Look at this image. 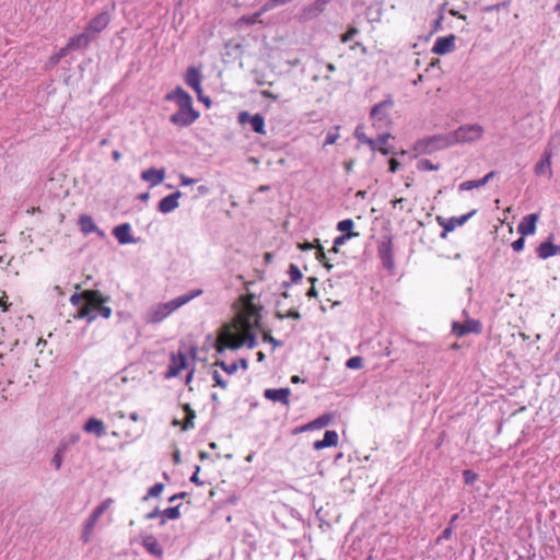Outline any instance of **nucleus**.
<instances>
[{
  "label": "nucleus",
  "instance_id": "obj_5",
  "mask_svg": "<svg viewBox=\"0 0 560 560\" xmlns=\"http://www.w3.org/2000/svg\"><path fill=\"white\" fill-rule=\"evenodd\" d=\"M476 210L470 211L467 214L460 215V217H452L447 220L438 217V221L440 225L443 226V232L441 233V237L445 238L447 236V233L454 231L456 228L464 225L467 220L475 214Z\"/></svg>",
  "mask_w": 560,
  "mask_h": 560
},
{
  "label": "nucleus",
  "instance_id": "obj_58",
  "mask_svg": "<svg viewBox=\"0 0 560 560\" xmlns=\"http://www.w3.org/2000/svg\"><path fill=\"white\" fill-rule=\"evenodd\" d=\"M400 163L397 161L396 158H392L389 160V172L395 173L398 171Z\"/></svg>",
  "mask_w": 560,
  "mask_h": 560
},
{
  "label": "nucleus",
  "instance_id": "obj_49",
  "mask_svg": "<svg viewBox=\"0 0 560 560\" xmlns=\"http://www.w3.org/2000/svg\"><path fill=\"white\" fill-rule=\"evenodd\" d=\"M308 281L312 283V287L307 290V292H306V296H307L308 299L316 298V296H317V290H316V288H315V285H314V284H315V282H316V278H314V277H310V278H308Z\"/></svg>",
  "mask_w": 560,
  "mask_h": 560
},
{
  "label": "nucleus",
  "instance_id": "obj_32",
  "mask_svg": "<svg viewBox=\"0 0 560 560\" xmlns=\"http://www.w3.org/2000/svg\"><path fill=\"white\" fill-rule=\"evenodd\" d=\"M331 419H332L331 415H323V416L318 417L317 419L304 424V429L315 430V429L325 428L331 422Z\"/></svg>",
  "mask_w": 560,
  "mask_h": 560
},
{
  "label": "nucleus",
  "instance_id": "obj_16",
  "mask_svg": "<svg viewBox=\"0 0 560 560\" xmlns=\"http://www.w3.org/2000/svg\"><path fill=\"white\" fill-rule=\"evenodd\" d=\"M166 98L175 101L178 108L192 107L191 96L180 86H178L173 93L168 94Z\"/></svg>",
  "mask_w": 560,
  "mask_h": 560
},
{
  "label": "nucleus",
  "instance_id": "obj_37",
  "mask_svg": "<svg viewBox=\"0 0 560 560\" xmlns=\"http://www.w3.org/2000/svg\"><path fill=\"white\" fill-rule=\"evenodd\" d=\"M113 503V499H106L104 500L100 505H97L94 511L91 513V515L95 516L97 520L103 515V513L109 509V506Z\"/></svg>",
  "mask_w": 560,
  "mask_h": 560
},
{
  "label": "nucleus",
  "instance_id": "obj_6",
  "mask_svg": "<svg viewBox=\"0 0 560 560\" xmlns=\"http://www.w3.org/2000/svg\"><path fill=\"white\" fill-rule=\"evenodd\" d=\"M482 127L480 125L474 124V125H465L459 127L454 132V139L453 140H478L482 137Z\"/></svg>",
  "mask_w": 560,
  "mask_h": 560
},
{
  "label": "nucleus",
  "instance_id": "obj_48",
  "mask_svg": "<svg viewBox=\"0 0 560 560\" xmlns=\"http://www.w3.org/2000/svg\"><path fill=\"white\" fill-rule=\"evenodd\" d=\"M354 135L358 140H374L375 139V137L374 138L366 137V135L364 133V127L361 125L357 126Z\"/></svg>",
  "mask_w": 560,
  "mask_h": 560
},
{
  "label": "nucleus",
  "instance_id": "obj_22",
  "mask_svg": "<svg viewBox=\"0 0 560 560\" xmlns=\"http://www.w3.org/2000/svg\"><path fill=\"white\" fill-rule=\"evenodd\" d=\"M142 546L145 548V550L149 553H151V555H153V556H155L158 558H162L163 555H164V550L161 547L160 542L152 535H148V536L143 537Z\"/></svg>",
  "mask_w": 560,
  "mask_h": 560
},
{
  "label": "nucleus",
  "instance_id": "obj_14",
  "mask_svg": "<svg viewBox=\"0 0 560 560\" xmlns=\"http://www.w3.org/2000/svg\"><path fill=\"white\" fill-rule=\"evenodd\" d=\"M290 395H291L290 388H278V389L277 388H267L264 392V396L266 399L271 400V401H279L287 407L290 405V399H289Z\"/></svg>",
  "mask_w": 560,
  "mask_h": 560
},
{
  "label": "nucleus",
  "instance_id": "obj_3",
  "mask_svg": "<svg viewBox=\"0 0 560 560\" xmlns=\"http://www.w3.org/2000/svg\"><path fill=\"white\" fill-rule=\"evenodd\" d=\"M84 302L78 311V318H88L89 322H92L96 318V315L93 314L97 312L102 317L109 318L112 316V308L109 306L104 305L107 302V299L103 296V294L97 290H85L84 291Z\"/></svg>",
  "mask_w": 560,
  "mask_h": 560
},
{
  "label": "nucleus",
  "instance_id": "obj_50",
  "mask_svg": "<svg viewBox=\"0 0 560 560\" xmlns=\"http://www.w3.org/2000/svg\"><path fill=\"white\" fill-rule=\"evenodd\" d=\"M524 245H525V236L521 235L520 238H517L516 241H514L511 246L513 248V250L515 252H521L523 250L524 248Z\"/></svg>",
  "mask_w": 560,
  "mask_h": 560
},
{
  "label": "nucleus",
  "instance_id": "obj_8",
  "mask_svg": "<svg viewBox=\"0 0 560 560\" xmlns=\"http://www.w3.org/2000/svg\"><path fill=\"white\" fill-rule=\"evenodd\" d=\"M481 329H482L481 323L476 319H467L463 324L457 323V322H454L452 324V331L458 337H463L470 332L480 334Z\"/></svg>",
  "mask_w": 560,
  "mask_h": 560
},
{
  "label": "nucleus",
  "instance_id": "obj_46",
  "mask_svg": "<svg viewBox=\"0 0 560 560\" xmlns=\"http://www.w3.org/2000/svg\"><path fill=\"white\" fill-rule=\"evenodd\" d=\"M452 535H453V527L448 526L438 537L436 542L441 544L443 540H448L452 537Z\"/></svg>",
  "mask_w": 560,
  "mask_h": 560
},
{
  "label": "nucleus",
  "instance_id": "obj_15",
  "mask_svg": "<svg viewBox=\"0 0 560 560\" xmlns=\"http://www.w3.org/2000/svg\"><path fill=\"white\" fill-rule=\"evenodd\" d=\"M538 219L539 217L537 213H530L525 215L517 225L518 233L523 236L534 234L536 232V224Z\"/></svg>",
  "mask_w": 560,
  "mask_h": 560
},
{
  "label": "nucleus",
  "instance_id": "obj_31",
  "mask_svg": "<svg viewBox=\"0 0 560 560\" xmlns=\"http://www.w3.org/2000/svg\"><path fill=\"white\" fill-rule=\"evenodd\" d=\"M97 522H98V520L95 516H93V515H90L88 517V520L85 521L84 527H83V532H82V535H81V539H82V541L84 544L90 542L91 537H92V533H93L94 527H95Z\"/></svg>",
  "mask_w": 560,
  "mask_h": 560
},
{
  "label": "nucleus",
  "instance_id": "obj_24",
  "mask_svg": "<svg viewBox=\"0 0 560 560\" xmlns=\"http://www.w3.org/2000/svg\"><path fill=\"white\" fill-rule=\"evenodd\" d=\"M130 230L131 229L128 223H122L114 228L113 234L120 244H129L133 242Z\"/></svg>",
  "mask_w": 560,
  "mask_h": 560
},
{
  "label": "nucleus",
  "instance_id": "obj_36",
  "mask_svg": "<svg viewBox=\"0 0 560 560\" xmlns=\"http://www.w3.org/2000/svg\"><path fill=\"white\" fill-rule=\"evenodd\" d=\"M315 243H316V249H317L316 250V259L320 264H323L327 269H331L332 265H330L328 262L325 250H324L323 246L320 245L319 240H315Z\"/></svg>",
  "mask_w": 560,
  "mask_h": 560
},
{
  "label": "nucleus",
  "instance_id": "obj_43",
  "mask_svg": "<svg viewBox=\"0 0 560 560\" xmlns=\"http://www.w3.org/2000/svg\"><path fill=\"white\" fill-rule=\"evenodd\" d=\"M359 33V30L354 26H350L349 30L341 35V38L340 40L342 43H348L349 40H351L357 34Z\"/></svg>",
  "mask_w": 560,
  "mask_h": 560
},
{
  "label": "nucleus",
  "instance_id": "obj_45",
  "mask_svg": "<svg viewBox=\"0 0 560 560\" xmlns=\"http://www.w3.org/2000/svg\"><path fill=\"white\" fill-rule=\"evenodd\" d=\"M289 273L293 282L299 281L302 278V272L295 265H290Z\"/></svg>",
  "mask_w": 560,
  "mask_h": 560
},
{
  "label": "nucleus",
  "instance_id": "obj_54",
  "mask_svg": "<svg viewBox=\"0 0 560 560\" xmlns=\"http://www.w3.org/2000/svg\"><path fill=\"white\" fill-rule=\"evenodd\" d=\"M405 202H406L405 198H396V199L392 200L390 203L394 209H399L400 211H402L405 209Z\"/></svg>",
  "mask_w": 560,
  "mask_h": 560
},
{
  "label": "nucleus",
  "instance_id": "obj_47",
  "mask_svg": "<svg viewBox=\"0 0 560 560\" xmlns=\"http://www.w3.org/2000/svg\"><path fill=\"white\" fill-rule=\"evenodd\" d=\"M11 303L9 302V298L5 292H2L0 296V308L2 312H8L10 310Z\"/></svg>",
  "mask_w": 560,
  "mask_h": 560
},
{
  "label": "nucleus",
  "instance_id": "obj_26",
  "mask_svg": "<svg viewBox=\"0 0 560 560\" xmlns=\"http://www.w3.org/2000/svg\"><path fill=\"white\" fill-rule=\"evenodd\" d=\"M84 430L88 433H94L98 438L105 435L104 423H103V421H101L96 418L89 419L84 425Z\"/></svg>",
  "mask_w": 560,
  "mask_h": 560
},
{
  "label": "nucleus",
  "instance_id": "obj_33",
  "mask_svg": "<svg viewBox=\"0 0 560 560\" xmlns=\"http://www.w3.org/2000/svg\"><path fill=\"white\" fill-rule=\"evenodd\" d=\"M179 508H180V505H177V506L167 508L164 511H162L160 513V516L162 518L161 520V524L164 525L167 520H177V518H179L180 517Z\"/></svg>",
  "mask_w": 560,
  "mask_h": 560
},
{
  "label": "nucleus",
  "instance_id": "obj_30",
  "mask_svg": "<svg viewBox=\"0 0 560 560\" xmlns=\"http://www.w3.org/2000/svg\"><path fill=\"white\" fill-rule=\"evenodd\" d=\"M558 252V247L551 242H544L537 247V255L541 259H547L555 256Z\"/></svg>",
  "mask_w": 560,
  "mask_h": 560
},
{
  "label": "nucleus",
  "instance_id": "obj_59",
  "mask_svg": "<svg viewBox=\"0 0 560 560\" xmlns=\"http://www.w3.org/2000/svg\"><path fill=\"white\" fill-rule=\"evenodd\" d=\"M179 179H180V185H183V186H188V185L195 184L197 182L196 179L189 178L186 175H180Z\"/></svg>",
  "mask_w": 560,
  "mask_h": 560
},
{
  "label": "nucleus",
  "instance_id": "obj_1",
  "mask_svg": "<svg viewBox=\"0 0 560 560\" xmlns=\"http://www.w3.org/2000/svg\"><path fill=\"white\" fill-rule=\"evenodd\" d=\"M257 296L254 293L241 295L240 310L231 323L224 324L215 340L214 348L218 352L226 349H238L247 342L249 348L255 347L253 329L259 325L261 307L256 304Z\"/></svg>",
  "mask_w": 560,
  "mask_h": 560
},
{
  "label": "nucleus",
  "instance_id": "obj_34",
  "mask_svg": "<svg viewBox=\"0 0 560 560\" xmlns=\"http://www.w3.org/2000/svg\"><path fill=\"white\" fill-rule=\"evenodd\" d=\"M265 12H262V8L260 9L259 12H256L252 15H243L241 16L238 20H237V25L241 26L243 24H246V25H254L256 24L257 22H259V18L261 16V14H264Z\"/></svg>",
  "mask_w": 560,
  "mask_h": 560
},
{
  "label": "nucleus",
  "instance_id": "obj_38",
  "mask_svg": "<svg viewBox=\"0 0 560 560\" xmlns=\"http://www.w3.org/2000/svg\"><path fill=\"white\" fill-rule=\"evenodd\" d=\"M417 168L419 171H438L440 168L439 164H433L430 160H420L417 164Z\"/></svg>",
  "mask_w": 560,
  "mask_h": 560
},
{
  "label": "nucleus",
  "instance_id": "obj_57",
  "mask_svg": "<svg viewBox=\"0 0 560 560\" xmlns=\"http://www.w3.org/2000/svg\"><path fill=\"white\" fill-rule=\"evenodd\" d=\"M70 51H73V50L68 43L65 47L60 48L59 51H57L56 54L61 59V58L66 57Z\"/></svg>",
  "mask_w": 560,
  "mask_h": 560
},
{
  "label": "nucleus",
  "instance_id": "obj_12",
  "mask_svg": "<svg viewBox=\"0 0 560 560\" xmlns=\"http://www.w3.org/2000/svg\"><path fill=\"white\" fill-rule=\"evenodd\" d=\"M551 158H552V149L548 147L541 156L540 161L535 166V173L538 176H546L547 178L552 177L551 170Z\"/></svg>",
  "mask_w": 560,
  "mask_h": 560
},
{
  "label": "nucleus",
  "instance_id": "obj_7",
  "mask_svg": "<svg viewBox=\"0 0 560 560\" xmlns=\"http://www.w3.org/2000/svg\"><path fill=\"white\" fill-rule=\"evenodd\" d=\"M187 357L182 351L171 354L168 371L166 377L178 376L184 370L187 369Z\"/></svg>",
  "mask_w": 560,
  "mask_h": 560
},
{
  "label": "nucleus",
  "instance_id": "obj_25",
  "mask_svg": "<svg viewBox=\"0 0 560 560\" xmlns=\"http://www.w3.org/2000/svg\"><path fill=\"white\" fill-rule=\"evenodd\" d=\"M164 177H165L164 170L150 168V170L142 172V174H141V178L145 182L151 183L152 185H158V184L162 183Z\"/></svg>",
  "mask_w": 560,
  "mask_h": 560
},
{
  "label": "nucleus",
  "instance_id": "obj_41",
  "mask_svg": "<svg viewBox=\"0 0 560 560\" xmlns=\"http://www.w3.org/2000/svg\"><path fill=\"white\" fill-rule=\"evenodd\" d=\"M353 225L354 223L351 219H345L338 222L337 230L347 234L349 232H352L351 230L353 229Z\"/></svg>",
  "mask_w": 560,
  "mask_h": 560
},
{
  "label": "nucleus",
  "instance_id": "obj_28",
  "mask_svg": "<svg viewBox=\"0 0 560 560\" xmlns=\"http://www.w3.org/2000/svg\"><path fill=\"white\" fill-rule=\"evenodd\" d=\"M495 175L494 172L488 173L483 178L478 180H466L463 182L459 185L460 190H471L474 188H479L481 186H485L493 176Z\"/></svg>",
  "mask_w": 560,
  "mask_h": 560
},
{
  "label": "nucleus",
  "instance_id": "obj_4",
  "mask_svg": "<svg viewBox=\"0 0 560 560\" xmlns=\"http://www.w3.org/2000/svg\"><path fill=\"white\" fill-rule=\"evenodd\" d=\"M202 294L201 289L192 290L188 294L177 296L176 299L166 303H159L153 305L148 312V323L158 324L167 318L173 312L190 302L192 299Z\"/></svg>",
  "mask_w": 560,
  "mask_h": 560
},
{
  "label": "nucleus",
  "instance_id": "obj_53",
  "mask_svg": "<svg viewBox=\"0 0 560 560\" xmlns=\"http://www.w3.org/2000/svg\"><path fill=\"white\" fill-rule=\"evenodd\" d=\"M262 339L265 342L271 343L275 348L281 346V342L275 339L269 332H264Z\"/></svg>",
  "mask_w": 560,
  "mask_h": 560
},
{
  "label": "nucleus",
  "instance_id": "obj_62",
  "mask_svg": "<svg viewBox=\"0 0 560 560\" xmlns=\"http://www.w3.org/2000/svg\"><path fill=\"white\" fill-rule=\"evenodd\" d=\"M60 60L61 59L58 57V55L54 54L52 56L49 57L48 66L50 68H54V67H56L60 62Z\"/></svg>",
  "mask_w": 560,
  "mask_h": 560
},
{
  "label": "nucleus",
  "instance_id": "obj_61",
  "mask_svg": "<svg viewBox=\"0 0 560 560\" xmlns=\"http://www.w3.org/2000/svg\"><path fill=\"white\" fill-rule=\"evenodd\" d=\"M355 48L361 49L363 55L368 54V48L360 42H355L353 45L350 46L351 50H354Z\"/></svg>",
  "mask_w": 560,
  "mask_h": 560
},
{
  "label": "nucleus",
  "instance_id": "obj_35",
  "mask_svg": "<svg viewBox=\"0 0 560 560\" xmlns=\"http://www.w3.org/2000/svg\"><path fill=\"white\" fill-rule=\"evenodd\" d=\"M359 236V233L357 232H349L347 234H342L340 236H337L334 241V246L331 248V252L334 253H338V248L340 245H343L348 240L352 238V237H358Z\"/></svg>",
  "mask_w": 560,
  "mask_h": 560
},
{
  "label": "nucleus",
  "instance_id": "obj_9",
  "mask_svg": "<svg viewBox=\"0 0 560 560\" xmlns=\"http://www.w3.org/2000/svg\"><path fill=\"white\" fill-rule=\"evenodd\" d=\"M198 116V112L192 107L178 108V110L171 116V121L178 126H188L192 124Z\"/></svg>",
  "mask_w": 560,
  "mask_h": 560
},
{
  "label": "nucleus",
  "instance_id": "obj_60",
  "mask_svg": "<svg viewBox=\"0 0 560 560\" xmlns=\"http://www.w3.org/2000/svg\"><path fill=\"white\" fill-rule=\"evenodd\" d=\"M299 248L301 250H310V249L316 248V243L315 242L314 243H310V242L300 243Z\"/></svg>",
  "mask_w": 560,
  "mask_h": 560
},
{
  "label": "nucleus",
  "instance_id": "obj_18",
  "mask_svg": "<svg viewBox=\"0 0 560 560\" xmlns=\"http://www.w3.org/2000/svg\"><path fill=\"white\" fill-rule=\"evenodd\" d=\"M185 82L188 86H190L197 94H201V74L198 69L195 67L188 68Z\"/></svg>",
  "mask_w": 560,
  "mask_h": 560
},
{
  "label": "nucleus",
  "instance_id": "obj_10",
  "mask_svg": "<svg viewBox=\"0 0 560 560\" xmlns=\"http://www.w3.org/2000/svg\"><path fill=\"white\" fill-rule=\"evenodd\" d=\"M456 36L450 34L447 36L438 37L432 47V52L435 55H446L455 50Z\"/></svg>",
  "mask_w": 560,
  "mask_h": 560
},
{
  "label": "nucleus",
  "instance_id": "obj_27",
  "mask_svg": "<svg viewBox=\"0 0 560 560\" xmlns=\"http://www.w3.org/2000/svg\"><path fill=\"white\" fill-rule=\"evenodd\" d=\"M331 0H316L315 2H313L312 4H310L305 10H304V14L307 16V18H315L317 16L318 14H320L322 12L325 11L326 9V5L330 2Z\"/></svg>",
  "mask_w": 560,
  "mask_h": 560
},
{
  "label": "nucleus",
  "instance_id": "obj_64",
  "mask_svg": "<svg viewBox=\"0 0 560 560\" xmlns=\"http://www.w3.org/2000/svg\"><path fill=\"white\" fill-rule=\"evenodd\" d=\"M186 495H187V493H186V492H180V493H177V494L172 495V497L170 498V500H168V501H170V502H174L175 500H177V499H183V498H185Z\"/></svg>",
  "mask_w": 560,
  "mask_h": 560
},
{
  "label": "nucleus",
  "instance_id": "obj_55",
  "mask_svg": "<svg viewBox=\"0 0 560 560\" xmlns=\"http://www.w3.org/2000/svg\"><path fill=\"white\" fill-rule=\"evenodd\" d=\"M219 365L229 374H232L237 370V365L235 363L228 365L225 362H221Z\"/></svg>",
  "mask_w": 560,
  "mask_h": 560
},
{
  "label": "nucleus",
  "instance_id": "obj_23",
  "mask_svg": "<svg viewBox=\"0 0 560 560\" xmlns=\"http://www.w3.org/2000/svg\"><path fill=\"white\" fill-rule=\"evenodd\" d=\"M339 436L336 431H326L323 440L315 441L313 447L315 450H322L325 447L337 446Z\"/></svg>",
  "mask_w": 560,
  "mask_h": 560
},
{
  "label": "nucleus",
  "instance_id": "obj_56",
  "mask_svg": "<svg viewBox=\"0 0 560 560\" xmlns=\"http://www.w3.org/2000/svg\"><path fill=\"white\" fill-rule=\"evenodd\" d=\"M52 464L55 465L56 469H59L61 467L62 454H61L60 450L55 454V456L52 458Z\"/></svg>",
  "mask_w": 560,
  "mask_h": 560
},
{
  "label": "nucleus",
  "instance_id": "obj_29",
  "mask_svg": "<svg viewBox=\"0 0 560 560\" xmlns=\"http://www.w3.org/2000/svg\"><path fill=\"white\" fill-rule=\"evenodd\" d=\"M80 230L84 234H90L97 231V226L91 215L82 214L79 218Z\"/></svg>",
  "mask_w": 560,
  "mask_h": 560
},
{
  "label": "nucleus",
  "instance_id": "obj_21",
  "mask_svg": "<svg viewBox=\"0 0 560 560\" xmlns=\"http://www.w3.org/2000/svg\"><path fill=\"white\" fill-rule=\"evenodd\" d=\"M183 410L185 412L184 421L180 422L179 420L175 419L173 421V425L174 427L182 425V430L187 431L195 427L194 420L196 418V413L189 404L183 405Z\"/></svg>",
  "mask_w": 560,
  "mask_h": 560
},
{
  "label": "nucleus",
  "instance_id": "obj_17",
  "mask_svg": "<svg viewBox=\"0 0 560 560\" xmlns=\"http://www.w3.org/2000/svg\"><path fill=\"white\" fill-rule=\"evenodd\" d=\"M180 196H182V192L176 191V192H173V194L162 198L158 206L159 210L162 213L172 212L173 210H175L178 207V199L180 198Z\"/></svg>",
  "mask_w": 560,
  "mask_h": 560
},
{
  "label": "nucleus",
  "instance_id": "obj_44",
  "mask_svg": "<svg viewBox=\"0 0 560 560\" xmlns=\"http://www.w3.org/2000/svg\"><path fill=\"white\" fill-rule=\"evenodd\" d=\"M465 483L471 485L478 479V475L469 469L464 470L463 472Z\"/></svg>",
  "mask_w": 560,
  "mask_h": 560
},
{
  "label": "nucleus",
  "instance_id": "obj_51",
  "mask_svg": "<svg viewBox=\"0 0 560 560\" xmlns=\"http://www.w3.org/2000/svg\"><path fill=\"white\" fill-rule=\"evenodd\" d=\"M443 21L444 15L442 13L438 14V18L432 23V33L439 32L442 28Z\"/></svg>",
  "mask_w": 560,
  "mask_h": 560
},
{
  "label": "nucleus",
  "instance_id": "obj_40",
  "mask_svg": "<svg viewBox=\"0 0 560 560\" xmlns=\"http://www.w3.org/2000/svg\"><path fill=\"white\" fill-rule=\"evenodd\" d=\"M163 490L164 485L162 482L155 483L149 489L148 494L144 497V500H148L149 498L160 497Z\"/></svg>",
  "mask_w": 560,
  "mask_h": 560
},
{
  "label": "nucleus",
  "instance_id": "obj_2",
  "mask_svg": "<svg viewBox=\"0 0 560 560\" xmlns=\"http://www.w3.org/2000/svg\"><path fill=\"white\" fill-rule=\"evenodd\" d=\"M394 104L393 96L387 95L385 100L375 104L371 108L370 119L372 121V126L378 130L374 140H388L390 137L387 128L392 122L389 113L393 109Z\"/></svg>",
  "mask_w": 560,
  "mask_h": 560
},
{
  "label": "nucleus",
  "instance_id": "obj_39",
  "mask_svg": "<svg viewBox=\"0 0 560 560\" xmlns=\"http://www.w3.org/2000/svg\"><path fill=\"white\" fill-rule=\"evenodd\" d=\"M346 366L351 370H359L363 368V359L359 355L351 357L346 362Z\"/></svg>",
  "mask_w": 560,
  "mask_h": 560
},
{
  "label": "nucleus",
  "instance_id": "obj_42",
  "mask_svg": "<svg viewBox=\"0 0 560 560\" xmlns=\"http://www.w3.org/2000/svg\"><path fill=\"white\" fill-rule=\"evenodd\" d=\"M277 317L280 318V319H283V318H293V319H300L301 318V314L299 311H296L295 308H291L289 310L287 313H281V312H277Z\"/></svg>",
  "mask_w": 560,
  "mask_h": 560
},
{
  "label": "nucleus",
  "instance_id": "obj_13",
  "mask_svg": "<svg viewBox=\"0 0 560 560\" xmlns=\"http://www.w3.org/2000/svg\"><path fill=\"white\" fill-rule=\"evenodd\" d=\"M110 15L107 12H101L95 15L86 25L85 31L90 34H98L109 24Z\"/></svg>",
  "mask_w": 560,
  "mask_h": 560
},
{
  "label": "nucleus",
  "instance_id": "obj_63",
  "mask_svg": "<svg viewBox=\"0 0 560 560\" xmlns=\"http://www.w3.org/2000/svg\"><path fill=\"white\" fill-rule=\"evenodd\" d=\"M199 467H197V470L194 472V475L190 477V481L196 485H201L199 478H198Z\"/></svg>",
  "mask_w": 560,
  "mask_h": 560
},
{
  "label": "nucleus",
  "instance_id": "obj_20",
  "mask_svg": "<svg viewBox=\"0 0 560 560\" xmlns=\"http://www.w3.org/2000/svg\"><path fill=\"white\" fill-rule=\"evenodd\" d=\"M378 255L386 267L390 268L393 266V242L390 237L378 245Z\"/></svg>",
  "mask_w": 560,
  "mask_h": 560
},
{
  "label": "nucleus",
  "instance_id": "obj_19",
  "mask_svg": "<svg viewBox=\"0 0 560 560\" xmlns=\"http://www.w3.org/2000/svg\"><path fill=\"white\" fill-rule=\"evenodd\" d=\"M93 38L94 36L84 30L83 33L71 37L68 43L72 50H81L86 48Z\"/></svg>",
  "mask_w": 560,
  "mask_h": 560
},
{
  "label": "nucleus",
  "instance_id": "obj_11",
  "mask_svg": "<svg viewBox=\"0 0 560 560\" xmlns=\"http://www.w3.org/2000/svg\"><path fill=\"white\" fill-rule=\"evenodd\" d=\"M238 120L244 126L249 125L250 128L257 133L264 132L265 120L264 117L259 114L250 115L247 112H242L238 116Z\"/></svg>",
  "mask_w": 560,
  "mask_h": 560
},
{
  "label": "nucleus",
  "instance_id": "obj_52",
  "mask_svg": "<svg viewBox=\"0 0 560 560\" xmlns=\"http://www.w3.org/2000/svg\"><path fill=\"white\" fill-rule=\"evenodd\" d=\"M84 301V291L80 294L74 293L70 296V302L73 306H79Z\"/></svg>",
  "mask_w": 560,
  "mask_h": 560
}]
</instances>
